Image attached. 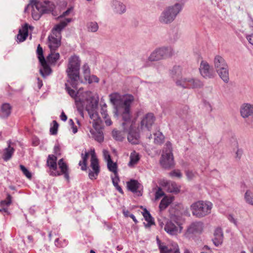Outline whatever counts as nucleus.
Returning a JSON list of instances; mask_svg holds the SVG:
<instances>
[{
  "instance_id": "a211bd4d",
  "label": "nucleus",
  "mask_w": 253,
  "mask_h": 253,
  "mask_svg": "<svg viewBox=\"0 0 253 253\" xmlns=\"http://www.w3.org/2000/svg\"><path fill=\"white\" fill-rule=\"evenodd\" d=\"M126 135H127V138L128 142H135L136 141H138L140 138V134L139 132L138 128L137 129H134L131 126L127 127V131L126 132Z\"/></svg>"
},
{
  "instance_id": "052dcab7",
  "label": "nucleus",
  "mask_w": 253,
  "mask_h": 253,
  "mask_svg": "<svg viewBox=\"0 0 253 253\" xmlns=\"http://www.w3.org/2000/svg\"><path fill=\"white\" fill-rule=\"evenodd\" d=\"M72 9H73V8L72 7L68 8L65 11H64L62 13V14L60 16V17H65L67 15H68L71 12V11L72 10Z\"/></svg>"
},
{
  "instance_id": "7c9ffc66",
  "label": "nucleus",
  "mask_w": 253,
  "mask_h": 253,
  "mask_svg": "<svg viewBox=\"0 0 253 253\" xmlns=\"http://www.w3.org/2000/svg\"><path fill=\"white\" fill-rule=\"evenodd\" d=\"M12 196L7 194L6 198L0 202V212H8V207L12 203Z\"/></svg>"
},
{
  "instance_id": "864d4df0",
  "label": "nucleus",
  "mask_w": 253,
  "mask_h": 253,
  "mask_svg": "<svg viewBox=\"0 0 253 253\" xmlns=\"http://www.w3.org/2000/svg\"><path fill=\"white\" fill-rule=\"evenodd\" d=\"M165 195V193L163 191L162 188L158 187V190L155 193V199L158 200Z\"/></svg>"
},
{
  "instance_id": "ddd939ff",
  "label": "nucleus",
  "mask_w": 253,
  "mask_h": 253,
  "mask_svg": "<svg viewBox=\"0 0 253 253\" xmlns=\"http://www.w3.org/2000/svg\"><path fill=\"white\" fill-rule=\"evenodd\" d=\"M157 242L160 253H180L178 245L175 243L166 245L162 243L159 238H157Z\"/></svg>"
},
{
  "instance_id": "79ce46f5",
  "label": "nucleus",
  "mask_w": 253,
  "mask_h": 253,
  "mask_svg": "<svg viewBox=\"0 0 253 253\" xmlns=\"http://www.w3.org/2000/svg\"><path fill=\"white\" fill-rule=\"evenodd\" d=\"M143 215L145 220L148 222L149 225L150 226L155 224L153 217L147 210H145Z\"/></svg>"
},
{
  "instance_id": "9b49d317",
  "label": "nucleus",
  "mask_w": 253,
  "mask_h": 253,
  "mask_svg": "<svg viewBox=\"0 0 253 253\" xmlns=\"http://www.w3.org/2000/svg\"><path fill=\"white\" fill-rule=\"evenodd\" d=\"M87 101L89 103L85 107V110L88 112L90 118L94 122L100 121L101 118L96 111L98 106V99H95L94 97L92 96L89 99H87Z\"/></svg>"
},
{
  "instance_id": "cd10ccee",
  "label": "nucleus",
  "mask_w": 253,
  "mask_h": 253,
  "mask_svg": "<svg viewBox=\"0 0 253 253\" xmlns=\"http://www.w3.org/2000/svg\"><path fill=\"white\" fill-rule=\"evenodd\" d=\"M112 6L114 11L116 13L121 14L126 12V6L121 1L116 0H113Z\"/></svg>"
},
{
  "instance_id": "338daca9",
  "label": "nucleus",
  "mask_w": 253,
  "mask_h": 253,
  "mask_svg": "<svg viewBox=\"0 0 253 253\" xmlns=\"http://www.w3.org/2000/svg\"><path fill=\"white\" fill-rule=\"evenodd\" d=\"M229 136H231V138L229 140V141L230 142H236L237 140V138L235 137V136L233 135L232 133L231 134H229Z\"/></svg>"
},
{
  "instance_id": "a19ab883",
  "label": "nucleus",
  "mask_w": 253,
  "mask_h": 253,
  "mask_svg": "<svg viewBox=\"0 0 253 253\" xmlns=\"http://www.w3.org/2000/svg\"><path fill=\"white\" fill-rule=\"evenodd\" d=\"M36 53L39 62H42V61L45 62L46 59L43 55V49L40 44L38 45Z\"/></svg>"
},
{
  "instance_id": "f03ea898",
  "label": "nucleus",
  "mask_w": 253,
  "mask_h": 253,
  "mask_svg": "<svg viewBox=\"0 0 253 253\" xmlns=\"http://www.w3.org/2000/svg\"><path fill=\"white\" fill-rule=\"evenodd\" d=\"M89 155L91 156L90 159V167L93 171H90L89 172L88 175L89 178L92 180H94L97 178V177L100 172V168L99 166L98 160L96 156L94 150H91L90 151L82 153L81 156L82 160L79 162V166L81 168L82 170H86L87 168V160Z\"/></svg>"
},
{
  "instance_id": "f257e3e1",
  "label": "nucleus",
  "mask_w": 253,
  "mask_h": 253,
  "mask_svg": "<svg viewBox=\"0 0 253 253\" xmlns=\"http://www.w3.org/2000/svg\"><path fill=\"white\" fill-rule=\"evenodd\" d=\"M134 96L131 94L126 95L123 99H121L119 105L116 106L114 110V117L120 116L123 122L121 124L122 127L131 126L132 114L130 111V107L134 101Z\"/></svg>"
},
{
  "instance_id": "6e6552de",
  "label": "nucleus",
  "mask_w": 253,
  "mask_h": 253,
  "mask_svg": "<svg viewBox=\"0 0 253 253\" xmlns=\"http://www.w3.org/2000/svg\"><path fill=\"white\" fill-rule=\"evenodd\" d=\"M31 4L32 7H35L37 10L33 9L32 12L33 18L36 21L39 20L42 15L50 13L53 11V7H47L37 0H31Z\"/></svg>"
},
{
  "instance_id": "680f3d73",
  "label": "nucleus",
  "mask_w": 253,
  "mask_h": 253,
  "mask_svg": "<svg viewBox=\"0 0 253 253\" xmlns=\"http://www.w3.org/2000/svg\"><path fill=\"white\" fill-rule=\"evenodd\" d=\"M60 117L61 120L64 122L66 121L68 118L67 115L65 114V113L63 111L62 112Z\"/></svg>"
},
{
  "instance_id": "09e8293b",
  "label": "nucleus",
  "mask_w": 253,
  "mask_h": 253,
  "mask_svg": "<svg viewBox=\"0 0 253 253\" xmlns=\"http://www.w3.org/2000/svg\"><path fill=\"white\" fill-rule=\"evenodd\" d=\"M20 168L23 174L29 179H31V173L22 165H20Z\"/></svg>"
},
{
  "instance_id": "f8f14e48",
  "label": "nucleus",
  "mask_w": 253,
  "mask_h": 253,
  "mask_svg": "<svg viewBox=\"0 0 253 253\" xmlns=\"http://www.w3.org/2000/svg\"><path fill=\"white\" fill-rule=\"evenodd\" d=\"M182 229L181 224L176 221L169 220L167 221L164 227L165 231L171 236H176Z\"/></svg>"
},
{
  "instance_id": "4be33fe9",
  "label": "nucleus",
  "mask_w": 253,
  "mask_h": 253,
  "mask_svg": "<svg viewBox=\"0 0 253 253\" xmlns=\"http://www.w3.org/2000/svg\"><path fill=\"white\" fill-rule=\"evenodd\" d=\"M241 116L244 118H248L253 115V105L249 103H244L240 109Z\"/></svg>"
},
{
  "instance_id": "0eeeda50",
  "label": "nucleus",
  "mask_w": 253,
  "mask_h": 253,
  "mask_svg": "<svg viewBox=\"0 0 253 253\" xmlns=\"http://www.w3.org/2000/svg\"><path fill=\"white\" fill-rule=\"evenodd\" d=\"M214 63L220 78L227 83L229 80L228 67L225 60L221 56L217 55L214 58Z\"/></svg>"
},
{
  "instance_id": "58836bf2",
  "label": "nucleus",
  "mask_w": 253,
  "mask_h": 253,
  "mask_svg": "<svg viewBox=\"0 0 253 253\" xmlns=\"http://www.w3.org/2000/svg\"><path fill=\"white\" fill-rule=\"evenodd\" d=\"M75 104L80 115L84 118V102L83 99L79 98L75 99Z\"/></svg>"
},
{
  "instance_id": "aec40b11",
  "label": "nucleus",
  "mask_w": 253,
  "mask_h": 253,
  "mask_svg": "<svg viewBox=\"0 0 253 253\" xmlns=\"http://www.w3.org/2000/svg\"><path fill=\"white\" fill-rule=\"evenodd\" d=\"M203 229V223L202 222H195L192 223L188 228L187 233L188 234H195L202 232Z\"/></svg>"
},
{
  "instance_id": "de8ad7c7",
  "label": "nucleus",
  "mask_w": 253,
  "mask_h": 253,
  "mask_svg": "<svg viewBox=\"0 0 253 253\" xmlns=\"http://www.w3.org/2000/svg\"><path fill=\"white\" fill-rule=\"evenodd\" d=\"M153 135L154 139V142H162L165 138L164 135L160 131H158Z\"/></svg>"
},
{
  "instance_id": "39448f33",
  "label": "nucleus",
  "mask_w": 253,
  "mask_h": 253,
  "mask_svg": "<svg viewBox=\"0 0 253 253\" xmlns=\"http://www.w3.org/2000/svg\"><path fill=\"white\" fill-rule=\"evenodd\" d=\"M212 208V204L211 202L200 200L191 205V210L194 216L201 218L210 214Z\"/></svg>"
},
{
  "instance_id": "c85d7f7f",
  "label": "nucleus",
  "mask_w": 253,
  "mask_h": 253,
  "mask_svg": "<svg viewBox=\"0 0 253 253\" xmlns=\"http://www.w3.org/2000/svg\"><path fill=\"white\" fill-rule=\"evenodd\" d=\"M173 200L174 197L165 196L159 204L160 211H161L166 210Z\"/></svg>"
},
{
  "instance_id": "2eb2a0df",
  "label": "nucleus",
  "mask_w": 253,
  "mask_h": 253,
  "mask_svg": "<svg viewBox=\"0 0 253 253\" xmlns=\"http://www.w3.org/2000/svg\"><path fill=\"white\" fill-rule=\"evenodd\" d=\"M159 184L169 193L178 194L180 191L181 186L173 181L163 179L160 181Z\"/></svg>"
},
{
  "instance_id": "7ed1b4c3",
  "label": "nucleus",
  "mask_w": 253,
  "mask_h": 253,
  "mask_svg": "<svg viewBox=\"0 0 253 253\" xmlns=\"http://www.w3.org/2000/svg\"><path fill=\"white\" fill-rule=\"evenodd\" d=\"M80 60L78 56L74 55L69 60L68 68L66 70L69 79L67 82L71 86L77 89L78 81L80 79Z\"/></svg>"
},
{
  "instance_id": "5701e85b",
  "label": "nucleus",
  "mask_w": 253,
  "mask_h": 253,
  "mask_svg": "<svg viewBox=\"0 0 253 253\" xmlns=\"http://www.w3.org/2000/svg\"><path fill=\"white\" fill-rule=\"evenodd\" d=\"M213 236L212 241L216 246H218L222 243L223 234L221 228L217 227L215 229L214 232Z\"/></svg>"
},
{
  "instance_id": "bf43d9fd",
  "label": "nucleus",
  "mask_w": 253,
  "mask_h": 253,
  "mask_svg": "<svg viewBox=\"0 0 253 253\" xmlns=\"http://www.w3.org/2000/svg\"><path fill=\"white\" fill-rule=\"evenodd\" d=\"M119 181V178L118 176V174L117 175H115V177L112 178V182L114 184V185L117 186L118 185V182Z\"/></svg>"
},
{
  "instance_id": "473e14b6",
  "label": "nucleus",
  "mask_w": 253,
  "mask_h": 253,
  "mask_svg": "<svg viewBox=\"0 0 253 253\" xmlns=\"http://www.w3.org/2000/svg\"><path fill=\"white\" fill-rule=\"evenodd\" d=\"M66 27V24L64 22H62L61 21L59 24H56L52 29V34L53 35H54L55 37H58L60 39H61V31Z\"/></svg>"
},
{
  "instance_id": "9d476101",
  "label": "nucleus",
  "mask_w": 253,
  "mask_h": 253,
  "mask_svg": "<svg viewBox=\"0 0 253 253\" xmlns=\"http://www.w3.org/2000/svg\"><path fill=\"white\" fill-rule=\"evenodd\" d=\"M177 86L183 88H198L203 86V83L198 79L183 78L175 82Z\"/></svg>"
},
{
  "instance_id": "4c0bfd02",
  "label": "nucleus",
  "mask_w": 253,
  "mask_h": 253,
  "mask_svg": "<svg viewBox=\"0 0 253 253\" xmlns=\"http://www.w3.org/2000/svg\"><path fill=\"white\" fill-rule=\"evenodd\" d=\"M107 167L108 169L114 173V175L118 174V166L116 163H114L111 156H108L107 160Z\"/></svg>"
},
{
  "instance_id": "dca6fc26",
  "label": "nucleus",
  "mask_w": 253,
  "mask_h": 253,
  "mask_svg": "<svg viewBox=\"0 0 253 253\" xmlns=\"http://www.w3.org/2000/svg\"><path fill=\"white\" fill-rule=\"evenodd\" d=\"M155 120V118L154 115L152 113H148L141 120L139 127L142 130H150Z\"/></svg>"
},
{
  "instance_id": "20e7f679",
  "label": "nucleus",
  "mask_w": 253,
  "mask_h": 253,
  "mask_svg": "<svg viewBox=\"0 0 253 253\" xmlns=\"http://www.w3.org/2000/svg\"><path fill=\"white\" fill-rule=\"evenodd\" d=\"M183 6V3H176L173 5L167 7L159 17L160 22L165 24L172 22L182 10Z\"/></svg>"
},
{
  "instance_id": "bb28decb",
  "label": "nucleus",
  "mask_w": 253,
  "mask_h": 253,
  "mask_svg": "<svg viewBox=\"0 0 253 253\" xmlns=\"http://www.w3.org/2000/svg\"><path fill=\"white\" fill-rule=\"evenodd\" d=\"M9 144L8 146L3 150L2 153L0 152V154H1V158L4 161L9 160L15 151L13 147L10 145L11 143Z\"/></svg>"
},
{
  "instance_id": "3c124183",
  "label": "nucleus",
  "mask_w": 253,
  "mask_h": 253,
  "mask_svg": "<svg viewBox=\"0 0 253 253\" xmlns=\"http://www.w3.org/2000/svg\"><path fill=\"white\" fill-rule=\"evenodd\" d=\"M66 244L65 240H62L59 238H57L55 241V245L58 248H62Z\"/></svg>"
},
{
  "instance_id": "f3484780",
  "label": "nucleus",
  "mask_w": 253,
  "mask_h": 253,
  "mask_svg": "<svg viewBox=\"0 0 253 253\" xmlns=\"http://www.w3.org/2000/svg\"><path fill=\"white\" fill-rule=\"evenodd\" d=\"M34 27L26 23L22 26V29H19L18 34L17 35V40L19 42L25 41L28 36V30H33Z\"/></svg>"
},
{
  "instance_id": "2f4dec72",
  "label": "nucleus",
  "mask_w": 253,
  "mask_h": 253,
  "mask_svg": "<svg viewBox=\"0 0 253 253\" xmlns=\"http://www.w3.org/2000/svg\"><path fill=\"white\" fill-rule=\"evenodd\" d=\"M182 68L179 66H174L172 69L170 71V75L172 78L175 82L177 80H180L181 76Z\"/></svg>"
},
{
  "instance_id": "5fc2aeb1",
  "label": "nucleus",
  "mask_w": 253,
  "mask_h": 253,
  "mask_svg": "<svg viewBox=\"0 0 253 253\" xmlns=\"http://www.w3.org/2000/svg\"><path fill=\"white\" fill-rule=\"evenodd\" d=\"M101 122V120H100V121H96V122H95L93 123V126L94 128V131H102L101 130V126L100 125V122Z\"/></svg>"
},
{
  "instance_id": "6ab92c4d",
  "label": "nucleus",
  "mask_w": 253,
  "mask_h": 253,
  "mask_svg": "<svg viewBox=\"0 0 253 253\" xmlns=\"http://www.w3.org/2000/svg\"><path fill=\"white\" fill-rule=\"evenodd\" d=\"M201 75L205 78H211L213 77V72L210 68L209 64L204 61H202L200 64L199 68Z\"/></svg>"
},
{
  "instance_id": "774afa93",
  "label": "nucleus",
  "mask_w": 253,
  "mask_h": 253,
  "mask_svg": "<svg viewBox=\"0 0 253 253\" xmlns=\"http://www.w3.org/2000/svg\"><path fill=\"white\" fill-rule=\"evenodd\" d=\"M248 17H249V18L250 19V22L249 23V26H250V27L253 28V19L252 17V16H251L250 14L248 13Z\"/></svg>"
},
{
  "instance_id": "a18cd8bd",
  "label": "nucleus",
  "mask_w": 253,
  "mask_h": 253,
  "mask_svg": "<svg viewBox=\"0 0 253 253\" xmlns=\"http://www.w3.org/2000/svg\"><path fill=\"white\" fill-rule=\"evenodd\" d=\"M52 124V126H50L49 130L50 133L51 135H55L57 133L59 124L55 120L53 121Z\"/></svg>"
},
{
  "instance_id": "c9c22d12",
  "label": "nucleus",
  "mask_w": 253,
  "mask_h": 253,
  "mask_svg": "<svg viewBox=\"0 0 253 253\" xmlns=\"http://www.w3.org/2000/svg\"><path fill=\"white\" fill-rule=\"evenodd\" d=\"M55 51H50V53L46 57V61L50 65L55 64L59 59L60 54L59 53H54Z\"/></svg>"
},
{
  "instance_id": "4468645a",
  "label": "nucleus",
  "mask_w": 253,
  "mask_h": 253,
  "mask_svg": "<svg viewBox=\"0 0 253 253\" xmlns=\"http://www.w3.org/2000/svg\"><path fill=\"white\" fill-rule=\"evenodd\" d=\"M58 165L60 171L57 170L53 171L50 173V174L53 176H57L61 175H64L65 178L68 181H69V168L67 164L64 161L63 159H61L58 162Z\"/></svg>"
},
{
  "instance_id": "f704fd0d",
  "label": "nucleus",
  "mask_w": 253,
  "mask_h": 253,
  "mask_svg": "<svg viewBox=\"0 0 253 253\" xmlns=\"http://www.w3.org/2000/svg\"><path fill=\"white\" fill-rule=\"evenodd\" d=\"M126 184L128 189L133 193H136L140 185L138 181L134 179H131Z\"/></svg>"
},
{
  "instance_id": "393cba45",
  "label": "nucleus",
  "mask_w": 253,
  "mask_h": 253,
  "mask_svg": "<svg viewBox=\"0 0 253 253\" xmlns=\"http://www.w3.org/2000/svg\"><path fill=\"white\" fill-rule=\"evenodd\" d=\"M40 63L42 66L40 69V73L41 76L45 78L52 73V69L46 60H45V62L42 61Z\"/></svg>"
},
{
  "instance_id": "603ef678",
  "label": "nucleus",
  "mask_w": 253,
  "mask_h": 253,
  "mask_svg": "<svg viewBox=\"0 0 253 253\" xmlns=\"http://www.w3.org/2000/svg\"><path fill=\"white\" fill-rule=\"evenodd\" d=\"M169 175L171 177L180 178L182 176V173L180 170L174 169L169 173Z\"/></svg>"
},
{
  "instance_id": "69168bd1",
  "label": "nucleus",
  "mask_w": 253,
  "mask_h": 253,
  "mask_svg": "<svg viewBox=\"0 0 253 253\" xmlns=\"http://www.w3.org/2000/svg\"><path fill=\"white\" fill-rule=\"evenodd\" d=\"M105 119V123L107 126H110L112 125V122L111 119L109 118V116L108 117H107L106 119Z\"/></svg>"
},
{
  "instance_id": "8fccbe9b",
  "label": "nucleus",
  "mask_w": 253,
  "mask_h": 253,
  "mask_svg": "<svg viewBox=\"0 0 253 253\" xmlns=\"http://www.w3.org/2000/svg\"><path fill=\"white\" fill-rule=\"evenodd\" d=\"M110 99L111 102L114 106V109L115 108L116 106H118L119 105L120 102L121 100H119L116 96H113L112 94L110 95Z\"/></svg>"
},
{
  "instance_id": "ea45409f",
  "label": "nucleus",
  "mask_w": 253,
  "mask_h": 253,
  "mask_svg": "<svg viewBox=\"0 0 253 253\" xmlns=\"http://www.w3.org/2000/svg\"><path fill=\"white\" fill-rule=\"evenodd\" d=\"M91 133L92 137L94 138L95 140L98 141V142H100L101 141L103 140V133L102 131H94V130L91 129L90 131Z\"/></svg>"
},
{
  "instance_id": "412c9836",
  "label": "nucleus",
  "mask_w": 253,
  "mask_h": 253,
  "mask_svg": "<svg viewBox=\"0 0 253 253\" xmlns=\"http://www.w3.org/2000/svg\"><path fill=\"white\" fill-rule=\"evenodd\" d=\"M61 39L55 36H48V40L49 42L48 47L50 51H55L61 45Z\"/></svg>"
},
{
  "instance_id": "c03bdc74",
  "label": "nucleus",
  "mask_w": 253,
  "mask_h": 253,
  "mask_svg": "<svg viewBox=\"0 0 253 253\" xmlns=\"http://www.w3.org/2000/svg\"><path fill=\"white\" fill-rule=\"evenodd\" d=\"M65 89L67 91L69 95L75 100L77 99V95L78 94V91L76 92L74 89H72L67 84H65Z\"/></svg>"
},
{
  "instance_id": "37998d69",
  "label": "nucleus",
  "mask_w": 253,
  "mask_h": 253,
  "mask_svg": "<svg viewBox=\"0 0 253 253\" xmlns=\"http://www.w3.org/2000/svg\"><path fill=\"white\" fill-rule=\"evenodd\" d=\"M88 31L91 32H95L98 29V24L96 22H90L87 24Z\"/></svg>"
},
{
  "instance_id": "4d7b16f0",
  "label": "nucleus",
  "mask_w": 253,
  "mask_h": 253,
  "mask_svg": "<svg viewBox=\"0 0 253 253\" xmlns=\"http://www.w3.org/2000/svg\"><path fill=\"white\" fill-rule=\"evenodd\" d=\"M100 113L104 119H106L107 117H108V114L107 113V109L104 108L103 107H101Z\"/></svg>"
},
{
  "instance_id": "72a5a7b5",
  "label": "nucleus",
  "mask_w": 253,
  "mask_h": 253,
  "mask_svg": "<svg viewBox=\"0 0 253 253\" xmlns=\"http://www.w3.org/2000/svg\"><path fill=\"white\" fill-rule=\"evenodd\" d=\"M130 161L128 164V167L133 168L136 165L140 160V157L138 153L133 151L130 155Z\"/></svg>"
},
{
  "instance_id": "b1692460",
  "label": "nucleus",
  "mask_w": 253,
  "mask_h": 253,
  "mask_svg": "<svg viewBox=\"0 0 253 253\" xmlns=\"http://www.w3.org/2000/svg\"><path fill=\"white\" fill-rule=\"evenodd\" d=\"M123 130H118L114 129L112 131V136L117 141H123L126 135L127 127H123Z\"/></svg>"
},
{
  "instance_id": "49530a36",
  "label": "nucleus",
  "mask_w": 253,
  "mask_h": 253,
  "mask_svg": "<svg viewBox=\"0 0 253 253\" xmlns=\"http://www.w3.org/2000/svg\"><path fill=\"white\" fill-rule=\"evenodd\" d=\"M245 199L248 203L253 205V194L250 190H247L245 193Z\"/></svg>"
},
{
  "instance_id": "c756f323",
  "label": "nucleus",
  "mask_w": 253,
  "mask_h": 253,
  "mask_svg": "<svg viewBox=\"0 0 253 253\" xmlns=\"http://www.w3.org/2000/svg\"><path fill=\"white\" fill-rule=\"evenodd\" d=\"M12 107L7 103L2 104L0 112V117L2 119L7 118L11 114Z\"/></svg>"
},
{
  "instance_id": "6e6d98bb",
  "label": "nucleus",
  "mask_w": 253,
  "mask_h": 253,
  "mask_svg": "<svg viewBox=\"0 0 253 253\" xmlns=\"http://www.w3.org/2000/svg\"><path fill=\"white\" fill-rule=\"evenodd\" d=\"M99 81V78L95 75H92L90 76V79L89 80L88 84H90L93 82L98 83Z\"/></svg>"
},
{
  "instance_id": "e2e57ef3",
  "label": "nucleus",
  "mask_w": 253,
  "mask_h": 253,
  "mask_svg": "<svg viewBox=\"0 0 253 253\" xmlns=\"http://www.w3.org/2000/svg\"><path fill=\"white\" fill-rule=\"evenodd\" d=\"M247 39L251 44L253 45V34L247 36Z\"/></svg>"
},
{
  "instance_id": "423d86ee",
  "label": "nucleus",
  "mask_w": 253,
  "mask_h": 253,
  "mask_svg": "<svg viewBox=\"0 0 253 253\" xmlns=\"http://www.w3.org/2000/svg\"><path fill=\"white\" fill-rule=\"evenodd\" d=\"M160 164L165 169H169L174 167L175 163L171 143H167L164 148Z\"/></svg>"
},
{
  "instance_id": "13d9d810",
  "label": "nucleus",
  "mask_w": 253,
  "mask_h": 253,
  "mask_svg": "<svg viewBox=\"0 0 253 253\" xmlns=\"http://www.w3.org/2000/svg\"><path fill=\"white\" fill-rule=\"evenodd\" d=\"M83 69L84 74H90V69L87 64H84Z\"/></svg>"
},
{
  "instance_id": "e433bc0d",
  "label": "nucleus",
  "mask_w": 253,
  "mask_h": 253,
  "mask_svg": "<svg viewBox=\"0 0 253 253\" xmlns=\"http://www.w3.org/2000/svg\"><path fill=\"white\" fill-rule=\"evenodd\" d=\"M188 110L189 107L186 105H184L177 110L176 114L181 119L185 120L187 118Z\"/></svg>"
},
{
  "instance_id": "1a4fd4ad",
  "label": "nucleus",
  "mask_w": 253,
  "mask_h": 253,
  "mask_svg": "<svg viewBox=\"0 0 253 253\" xmlns=\"http://www.w3.org/2000/svg\"><path fill=\"white\" fill-rule=\"evenodd\" d=\"M172 54V49L170 46H163L156 48L149 56L150 61H158L170 57Z\"/></svg>"
},
{
  "instance_id": "a878e982",
  "label": "nucleus",
  "mask_w": 253,
  "mask_h": 253,
  "mask_svg": "<svg viewBox=\"0 0 253 253\" xmlns=\"http://www.w3.org/2000/svg\"><path fill=\"white\" fill-rule=\"evenodd\" d=\"M57 157L54 155H49L46 161V166L50 172L57 169Z\"/></svg>"
},
{
  "instance_id": "0e129e2a",
  "label": "nucleus",
  "mask_w": 253,
  "mask_h": 253,
  "mask_svg": "<svg viewBox=\"0 0 253 253\" xmlns=\"http://www.w3.org/2000/svg\"><path fill=\"white\" fill-rule=\"evenodd\" d=\"M186 174L187 176L190 179H191L194 176V173L192 171H187L186 172Z\"/></svg>"
}]
</instances>
